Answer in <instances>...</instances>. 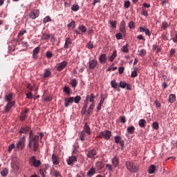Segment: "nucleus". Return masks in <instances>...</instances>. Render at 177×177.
<instances>
[{
  "mask_svg": "<svg viewBox=\"0 0 177 177\" xmlns=\"http://www.w3.org/2000/svg\"><path fill=\"white\" fill-rule=\"evenodd\" d=\"M12 100H13V94L8 93L5 95V100L6 102H8V103L9 102H12Z\"/></svg>",
  "mask_w": 177,
  "mask_h": 177,
  "instance_id": "25",
  "label": "nucleus"
},
{
  "mask_svg": "<svg viewBox=\"0 0 177 177\" xmlns=\"http://www.w3.org/2000/svg\"><path fill=\"white\" fill-rule=\"evenodd\" d=\"M54 176L55 177H62V174L58 171H54Z\"/></svg>",
  "mask_w": 177,
  "mask_h": 177,
  "instance_id": "63",
  "label": "nucleus"
},
{
  "mask_svg": "<svg viewBox=\"0 0 177 177\" xmlns=\"http://www.w3.org/2000/svg\"><path fill=\"white\" fill-rule=\"evenodd\" d=\"M74 103V97H66L64 99V105L65 107H68V106H71Z\"/></svg>",
  "mask_w": 177,
  "mask_h": 177,
  "instance_id": "11",
  "label": "nucleus"
},
{
  "mask_svg": "<svg viewBox=\"0 0 177 177\" xmlns=\"http://www.w3.org/2000/svg\"><path fill=\"white\" fill-rule=\"evenodd\" d=\"M120 140H121V136H115V142L116 143H120Z\"/></svg>",
  "mask_w": 177,
  "mask_h": 177,
  "instance_id": "60",
  "label": "nucleus"
},
{
  "mask_svg": "<svg viewBox=\"0 0 177 177\" xmlns=\"http://www.w3.org/2000/svg\"><path fill=\"white\" fill-rule=\"evenodd\" d=\"M111 85L112 88H113V89L117 88V86H118V84H117V82H115V80H112L111 82Z\"/></svg>",
  "mask_w": 177,
  "mask_h": 177,
  "instance_id": "46",
  "label": "nucleus"
},
{
  "mask_svg": "<svg viewBox=\"0 0 177 177\" xmlns=\"http://www.w3.org/2000/svg\"><path fill=\"white\" fill-rule=\"evenodd\" d=\"M77 156H70L67 160H66V162L68 164V165H74V164H75V162H77Z\"/></svg>",
  "mask_w": 177,
  "mask_h": 177,
  "instance_id": "9",
  "label": "nucleus"
},
{
  "mask_svg": "<svg viewBox=\"0 0 177 177\" xmlns=\"http://www.w3.org/2000/svg\"><path fill=\"white\" fill-rule=\"evenodd\" d=\"M96 174V170L95 169V167H92L88 172H87V176L92 177L93 175Z\"/></svg>",
  "mask_w": 177,
  "mask_h": 177,
  "instance_id": "26",
  "label": "nucleus"
},
{
  "mask_svg": "<svg viewBox=\"0 0 177 177\" xmlns=\"http://www.w3.org/2000/svg\"><path fill=\"white\" fill-rule=\"evenodd\" d=\"M15 101L9 102L7 103V104L4 106V111L5 113H9L12 107L15 106Z\"/></svg>",
  "mask_w": 177,
  "mask_h": 177,
  "instance_id": "10",
  "label": "nucleus"
},
{
  "mask_svg": "<svg viewBox=\"0 0 177 177\" xmlns=\"http://www.w3.org/2000/svg\"><path fill=\"white\" fill-rule=\"evenodd\" d=\"M135 127L131 126L127 128V132L130 133V135H133V133H135Z\"/></svg>",
  "mask_w": 177,
  "mask_h": 177,
  "instance_id": "34",
  "label": "nucleus"
},
{
  "mask_svg": "<svg viewBox=\"0 0 177 177\" xmlns=\"http://www.w3.org/2000/svg\"><path fill=\"white\" fill-rule=\"evenodd\" d=\"M131 78H135L136 77H138V72L136 71H133V72H131Z\"/></svg>",
  "mask_w": 177,
  "mask_h": 177,
  "instance_id": "58",
  "label": "nucleus"
},
{
  "mask_svg": "<svg viewBox=\"0 0 177 177\" xmlns=\"http://www.w3.org/2000/svg\"><path fill=\"white\" fill-rule=\"evenodd\" d=\"M43 78H52V69L46 68L44 72Z\"/></svg>",
  "mask_w": 177,
  "mask_h": 177,
  "instance_id": "12",
  "label": "nucleus"
},
{
  "mask_svg": "<svg viewBox=\"0 0 177 177\" xmlns=\"http://www.w3.org/2000/svg\"><path fill=\"white\" fill-rule=\"evenodd\" d=\"M50 38V35H48L47 33H43L41 35V39L46 40Z\"/></svg>",
  "mask_w": 177,
  "mask_h": 177,
  "instance_id": "43",
  "label": "nucleus"
},
{
  "mask_svg": "<svg viewBox=\"0 0 177 177\" xmlns=\"http://www.w3.org/2000/svg\"><path fill=\"white\" fill-rule=\"evenodd\" d=\"M126 26H120L119 30L123 35H126L127 34V29L125 28Z\"/></svg>",
  "mask_w": 177,
  "mask_h": 177,
  "instance_id": "39",
  "label": "nucleus"
},
{
  "mask_svg": "<svg viewBox=\"0 0 177 177\" xmlns=\"http://www.w3.org/2000/svg\"><path fill=\"white\" fill-rule=\"evenodd\" d=\"M152 127H153V129H158V128H160V125L158 124V122H154L152 124Z\"/></svg>",
  "mask_w": 177,
  "mask_h": 177,
  "instance_id": "53",
  "label": "nucleus"
},
{
  "mask_svg": "<svg viewBox=\"0 0 177 177\" xmlns=\"http://www.w3.org/2000/svg\"><path fill=\"white\" fill-rule=\"evenodd\" d=\"M95 167H96L97 169L100 171V170L103 169V168H104V163H103V162H102V161L97 162L95 163Z\"/></svg>",
  "mask_w": 177,
  "mask_h": 177,
  "instance_id": "18",
  "label": "nucleus"
},
{
  "mask_svg": "<svg viewBox=\"0 0 177 177\" xmlns=\"http://www.w3.org/2000/svg\"><path fill=\"white\" fill-rule=\"evenodd\" d=\"M80 138L82 140H85V138H86V133L84 131L80 132Z\"/></svg>",
  "mask_w": 177,
  "mask_h": 177,
  "instance_id": "40",
  "label": "nucleus"
},
{
  "mask_svg": "<svg viewBox=\"0 0 177 177\" xmlns=\"http://www.w3.org/2000/svg\"><path fill=\"white\" fill-rule=\"evenodd\" d=\"M156 169H157V167H156V165H152L149 166L148 168V174H154V172H156Z\"/></svg>",
  "mask_w": 177,
  "mask_h": 177,
  "instance_id": "22",
  "label": "nucleus"
},
{
  "mask_svg": "<svg viewBox=\"0 0 177 177\" xmlns=\"http://www.w3.org/2000/svg\"><path fill=\"white\" fill-rule=\"evenodd\" d=\"M118 87L122 88L123 89H125L126 88L127 91H132V86H131V84H127L125 82L120 81Z\"/></svg>",
  "mask_w": 177,
  "mask_h": 177,
  "instance_id": "8",
  "label": "nucleus"
},
{
  "mask_svg": "<svg viewBox=\"0 0 177 177\" xmlns=\"http://www.w3.org/2000/svg\"><path fill=\"white\" fill-rule=\"evenodd\" d=\"M152 48L153 50H156V53H160L161 52V47L157 46V44H153Z\"/></svg>",
  "mask_w": 177,
  "mask_h": 177,
  "instance_id": "35",
  "label": "nucleus"
},
{
  "mask_svg": "<svg viewBox=\"0 0 177 177\" xmlns=\"http://www.w3.org/2000/svg\"><path fill=\"white\" fill-rule=\"evenodd\" d=\"M169 26H171V24H169L166 21H164L161 25L162 31H165V30H167V28H168V27H169Z\"/></svg>",
  "mask_w": 177,
  "mask_h": 177,
  "instance_id": "20",
  "label": "nucleus"
},
{
  "mask_svg": "<svg viewBox=\"0 0 177 177\" xmlns=\"http://www.w3.org/2000/svg\"><path fill=\"white\" fill-rule=\"evenodd\" d=\"M9 171L6 168H3V170L1 171V176L6 177L8 176Z\"/></svg>",
  "mask_w": 177,
  "mask_h": 177,
  "instance_id": "38",
  "label": "nucleus"
},
{
  "mask_svg": "<svg viewBox=\"0 0 177 177\" xmlns=\"http://www.w3.org/2000/svg\"><path fill=\"white\" fill-rule=\"evenodd\" d=\"M16 146L18 150H23L24 149V146H26V137H22L19 142H17Z\"/></svg>",
  "mask_w": 177,
  "mask_h": 177,
  "instance_id": "6",
  "label": "nucleus"
},
{
  "mask_svg": "<svg viewBox=\"0 0 177 177\" xmlns=\"http://www.w3.org/2000/svg\"><path fill=\"white\" fill-rule=\"evenodd\" d=\"M73 44V41H71V39L70 37H68L65 40V44L64 46V48L65 49H68V45H71Z\"/></svg>",
  "mask_w": 177,
  "mask_h": 177,
  "instance_id": "21",
  "label": "nucleus"
},
{
  "mask_svg": "<svg viewBox=\"0 0 177 177\" xmlns=\"http://www.w3.org/2000/svg\"><path fill=\"white\" fill-rule=\"evenodd\" d=\"M97 66V59H92L88 62V67L90 70H93Z\"/></svg>",
  "mask_w": 177,
  "mask_h": 177,
  "instance_id": "14",
  "label": "nucleus"
},
{
  "mask_svg": "<svg viewBox=\"0 0 177 177\" xmlns=\"http://www.w3.org/2000/svg\"><path fill=\"white\" fill-rule=\"evenodd\" d=\"M115 37H116V39H122V34H121V33H117L116 35H115Z\"/></svg>",
  "mask_w": 177,
  "mask_h": 177,
  "instance_id": "64",
  "label": "nucleus"
},
{
  "mask_svg": "<svg viewBox=\"0 0 177 177\" xmlns=\"http://www.w3.org/2000/svg\"><path fill=\"white\" fill-rule=\"evenodd\" d=\"M176 53V50L175 48H171L170 50L169 57H174V55Z\"/></svg>",
  "mask_w": 177,
  "mask_h": 177,
  "instance_id": "52",
  "label": "nucleus"
},
{
  "mask_svg": "<svg viewBox=\"0 0 177 177\" xmlns=\"http://www.w3.org/2000/svg\"><path fill=\"white\" fill-rule=\"evenodd\" d=\"M29 164L35 168H39L41 166V160H37V157L35 156H31L29 158Z\"/></svg>",
  "mask_w": 177,
  "mask_h": 177,
  "instance_id": "3",
  "label": "nucleus"
},
{
  "mask_svg": "<svg viewBox=\"0 0 177 177\" xmlns=\"http://www.w3.org/2000/svg\"><path fill=\"white\" fill-rule=\"evenodd\" d=\"M125 70V68L124 66H121L118 68V73L119 74H122Z\"/></svg>",
  "mask_w": 177,
  "mask_h": 177,
  "instance_id": "61",
  "label": "nucleus"
},
{
  "mask_svg": "<svg viewBox=\"0 0 177 177\" xmlns=\"http://www.w3.org/2000/svg\"><path fill=\"white\" fill-rule=\"evenodd\" d=\"M142 16H145L146 17H147V16H149V12L147 10L143 7L142 8Z\"/></svg>",
  "mask_w": 177,
  "mask_h": 177,
  "instance_id": "45",
  "label": "nucleus"
},
{
  "mask_svg": "<svg viewBox=\"0 0 177 177\" xmlns=\"http://www.w3.org/2000/svg\"><path fill=\"white\" fill-rule=\"evenodd\" d=\"M11 167L12 169H15V171H19V166H17V165L15 162L11 163Z\"/></svg>",
  "mask_w": 177,
  "mask_h": 177,
  "instance_id": "51",
  "label": "nucleus"
},
{
  "mask_svg": "<svg viewBox=\"0 0 177 177\" xmlns=\"http://www.w3.org/2000/svg\"><path fill=\"white\" fill-rule=\"evenodd\" d=\"M70 85H71L72 88H76L77 85H78V82H77V80L73 79L70 82Z\"/></svg>",
  "mask_w": 177,
  "mask_h": 177,
  "instance_id": "37",
  "label": "nucleus"
},
{
  "mask_svg": "<svg viewBox=\"0 0 177 177\" xmlns=\"http://www.w3.org/2000/svg\"><path fill=\"white\" fill-rule=\"evenodd\" d=\"M98 138L100 139H105V140H109L110 138H111V131H101L98 134Z\"/></svg>",
  "mask_w": 177,
  "mask_h": 177,
  "instance_id": "4",
  "label": "nucleus"
},
{
  "mask_svg": "<svg viewBox=\"0 0 177 177\" xmlns=\"http://www.w3.org/2000/svg\"><path fill=\"white\" fill-rule=\"evenodd\" d=\"M88 49H93V43L92 41H89L87 44Z\"/></svg>",
  "mask_w": 177,
  "mask_h": 177,
  "instance_id": "57",
  "label": "nucleus"
},
{
  "mask_svg": "<svg viewBox=\"0 0 177 177\" xmlns=\"http://www.w3.org/2000/svg\"><path fill=\"white\" fill-rule=\"evenodd\" d=\"M109 24L112 26V28H117V21H109Z\"/></svg>",
  "mask_w": 177,
  "mask_h": 177,
  "instance_id": "49",
  "label": "nucleus"
},
{
  "mask_svg": "<svg viewBox=\"0 0 177 177\" xmlns=\"http://www.w3.org/2000/svg\"><path fill=\"white\" fill-rule=\"evenodd\" d=\"M126 168L131 174L139 172V165L133 160H129L125 162Z\"/></svg>",
  "mask_w": 177,
  "mask_h": 177,
  "instance_id": "2",
  "label": "nucleus"
},
{
  "mask_svg": "<svg viewBox=\"0 0 177 177\" xmlns=\"http://www.w3.org/2000/svg\"><path fill=\"white\" fill-rule=\"evenodd\" d=\"M112 164L115 168H117L120 165V158L118 156H115L112 158Z\"/></svg>",
  "mask_w": 177,
  "mask_h": 177,
  "instance_id": "16",
  "label": "nucleus"
},
{
  "mask_svg": "<svg viewBox=\"0 0 177 177\" xmlns=\"http://www.w3.org/2000/svg\"><path fill=\"white\" fill-rule=\"evenodd\" d=\"M106 99H107V97L106 95H104V94H102L101 99L100 101V104H103V103H104V100H106Z\"/></svg>",
  "mask_w": 177,
  "mask_h": 177,
  "instance_id": "44",
  "label": "nucleus"
},
{
  "mask_svg": "<svg viewBox=\"0 0 177 177\" xmlns=\"http://www.w3.org/2000/svg\"><path fill=\"white\" fill-rule=\"evenodd\" d=\"M138 56H140L141 57H145V56H146V54L147 53V52L146 51V50L145 48H142L141 50H139L138 51Z\"/></svg>",
  "mask_w": 177,
  "mask_h": 177,
  "instance_id": "27",
  "label": "nucleus"
},
{
  "mask_svg": "<svg viewBox=\"0 0 177 177\" xmlns=\"http://www.w3.org/2000/svg\"><path fill=\"white\" fill-rule=\"evenodd\" d=\"M26 97H27L28 99H32V93H31V92H28V93H26Z\"/></svg>",
  "mask_w": 177,
  "mask_h": 177,
  "instance_id": "62",
  "label": "nucleus"
},
{
  "mask_svg": "<svg viewBox=\"0 0 177 177\" xmlns=\"http://www.w3.org/2000/svg\"><path fill=\"white\" fill-rule=\"evenodd\" d=\"M29 17L32 20H35L37 17H39V10H33L29 13Z\"/></svg>",
  "mask_w": 177,
  "mask_h": 177,
  "instance_id": "7",
  "label": "nucleus"
},
{
  "mask_svg": "<svg viewBox=\"0 0 177 177\" xmlns=\"http://www.w3.org/2000/svg\"><path fill=\"white\" fill-rule=\"evenodd\" d=\"M29 131H30V127H24L21 128V130L19 131V133H27Z\"/></svg>",
  "mask_w": 177,
  "mask_h": 177,
  "instance_id": "28",
  "label": "nucleus"
},
{
  "mask_svg": "<svg viewBox=\"0 0 177 177\" xmlns=\"http://www.w3.org/2000/svg\"><path fill=\"white\" fill-rule=\"evenodd\" d=\"M87 135H91V128L89 127V125H88V122H86L84 126V130H83Z\"/></svg>",
  "mask_w": 177,
  "mask_h": 177,
  "instance_id": "23",
  "label": "nucleus"
},
{
  "mask_svg": "<svg viewBox=\"0 0 177 177\" xmlns=\"http://www.w3.org/2000/svg\"><path fill=\"white\" fill-rule=\"evenodd\" d=\"M32 146L33 151H37L38 150V147H39V136L35 135L29 138V142L28 144V149H32Z\"/></svg>",
  "mask_w": 177,
  "mask_h": 177,
  "instance_id": "1",
  "label": "nucleus"
},
{
  "mask_svg": "<svg viewBox=\"0 0 177 177\" xmlns=\"http://www.w3.org/2000/svg\"><path fill=\"white\" fill-rule=\"evenodd\" d=\"M124 8H126V9H128L131 6V1H125L124 3Z\"/></svg>",
  "mask_w": 177,
  "mask_h": 177,
  "instance_id": "54",
  "label": "nucleus"
},
{
  "mask_svg": "<svg viewBox=\"0 0 177 177\" xmlns=\"http://www.w3.org/2000/svg\"><path fill=\"white\" fill-rule=\"evenodd\" d=\"M28 109H26L24 112L21 113L20 120L21 121H24L27 118V113H28Z\"/></svg>",
  "mask_w": 177,
  "mask_h": 177,
  "instance_id": "19",
  "label": "nucleus"
},
{
  "mask_svg": "<svg viewBox=\"0 0 177 177\" xmlns=\"http://www.w3.org/2000/svg\"><path fill=\"white\" fill-rule=\"evenodd\" d=\"M95 109V103H92L88 109V114H92L93 113V109Z\"/></svg>",
  "mask_w": 177,
  "mask_h": 177,
  "instance_id": "36",
  "label": "nucleus"
},
{
  "mask_svg": "<svg viewBox=\"0 0 177 177\" xmlns=\"http://www.w3.org/2000/svg\"><path fill=\"white\" fill-rule=\"evenodd\" d=\"M64 91L65 93H66V95H70V87L66 86L64 88Z\"/></svg>",
  "mask_w": 177,
  "mask_h": 177,
  "instance_id": "55",
  "label": "nucleus"
},
{
  "mask_svg": "<svg viewBox=\"0 0 177 177\" xmlns=\"http://www.w3.org/2000/svg\"><path fill=\"white\" fill-rule=\"evenodd\" d=\"M49 21H52V19L49 16L46 17L43 20L44 24L49 23Z\"/></svg>",
  "mask_w": 177,
  "mask_h": 177,
  "instance_id": "48",
  "label": "nucleus"
},
{
  "mask_svg": "<svg viewBox=\"0 0 177 177\" xmlns=\"http://www.w3.org/2000/svg\"><path fill=\"white\" fill-rule=\"evenodd\" d=\"M71 10L73 12H78V10H80V6L73 4L71 7Z\"/></svg>",
  "mask_w": 177,
  "mask_h": 177,
  "instance_id": "41",
  "label": "nucleus"
},
{
  "mask_svg": "<svg viewBox=\"0 0 177 177\" xmlns=\"http://www.w3.org/2000/svg\"><path fill=\"white\" fill-rule=\"evenodd\" d=\"M129 28H131V29H132V28H135V22H133V21H130L129 23Z\"/></svg>",
  "mask_w": 177,
  "mask_h": 177,
  "instance_id": "56",
  "label": "nucleus"
},
{
  "mask_svg": "<svg viewBox=\"0 0 177 177\" xmlns=\"http://www.w3.org/2000/svg\"><path fill=\"white\" fill-rule=\"evenodd\" d=\"M138 125L140 128H145L146 127V120L140 119L138 122Z\"/></svg>",
  "mask_w": 177,
  "mask_h": 177,
  "instance_id": "29",
  "label": "nucleus"
},
{
  "mask_svg": "<svg viewBox=\"0 0 177 177\" xmlns=\"http://www.w3.org/2000/svg\"><path fill=\"white\" fill-rule=\"evenodd\" d=\"M68 28H74L75 27V21H71L67 25Z\"/></svg>",
  "mask_w": 177,
  "mask_h": 177,
  "instance_id": "50",
  "label": "nucleus"
},
{
  "mask_svg": "<svg viewBox=\"0 0 177 177\" xmlns=\"http://www.w3.org/2000/svg\"><path fill=\"white\" fill-rule=\"evenodd\" d=\"M122 52L123 53H128L129 52V45L128 44L122 47Z\"/></svg>",
  "mask_w": 177,
  "mask_h": 177,
  "instance_id": "31",
  "label": "nucleus"
},
{
  "mask_svg": "<svg viewBox=\"0 0 177 177\" xmlns=\"http://www.w3.org/2000/svg\"><path fill=\"white\" fill-rule=\"evenodd\" d=\"M95 94L93 93H91V95H86V100H89L90 102H93L95 99Z\"/></svg>",
  "mask_w": 177,
  "mask_h": 177,
  "instance_id": "30",
  "label": "nucleus"
},
{
  "mask_svg": "<svg viewBox=\"0 0 177 177\" xmlns=\"http://www.w3.org/2000/svg\"><path fill=\"white\" fill-rule=\"evenodd\" d=\"M52 161H53V164L54 165H59V164L60 162L59 157L57 156H55V153H53V155H52Z\"/></svg>",
  "mask_w": 177,
  "mask_h": 177,
  "instance_id": "15",
  "label": "nucleus"
},
{
  "mask_svg": "<svg viewBox=\"0 0 177 177\" xmlns=\"http://www.w3.org/2000/svg\"><path fill=\"white\" fill-rule=\"evenodd\" d=\"M117 57V50H115L113 54L109 57V62H113Z\"/></svg>",
  "mask_w": 177,
  "mask_h": 177,
  "instance_id": "33",
  "label": "nucleus"
},
{
  "mask_svg": "<svg viewBox=\"0 0 177 177\" xmlns=\"http://www.w3.org/2000/svg\"><path fill=\"white\" fill-rule=\"evenodd\" d=\"M106 169L108 170V171H113V166H111V165L110 164H106Z\"/></svg>",
  "mask_w": 177,
  "mask_h": 177,
  "instance_id": "59",
  "label": "nucleus"
},
{
  "mask_svg": "<svg viewBox=\"0 0 177 177\" xmlns=\"http://www.w3.org/2000/svg\"><path fill=\"white\" fill-rule=\"evenodd\" d=\"M41 50V48L39 47H36L35 49H33V53H32V58L33 59H37V56L38 53H39V50Z\"/></svg>",
  "mask_w": 177,
  "mask_h": 177,
  "instance_id": "24",
  "label": "nucleus"
},
{
  "mask_svg": "<svg viewBox=\"0 0 177 177\" xmlns=\"http://www.w3.org/2000/svg\"><path fill=\"white\" fill-rule=\"evenodd\" d=\"M99 60L101 64H106V62H107V56L106 54H102L100 55Z\"/></svg>",
  "mask_w": 177,
  "mask_h": 177,
  "instance_id": "17",
  "label": "nucleus"
},
{
  "mask_svg": "<svg viewBox=\"0 0 177 177\" xmlns=\"http://www.w3.org/2000/svg\"><path fill=\"white\" fill-rule=\"evenodd\" d=\"M67 64H68V63H67L66 61H63L59 64L58 66L57 67V71H62V70H64V68L67 67Z\"/></svg>",
  "mask_w": 177,
  "mask_h": 177,
  "instance_id": "13",
  "label": "nucleus"
},
{
  "mask_svg": "<svg viewBox=\"0 0 177 177\" xmlns=\"http://www.w3.org/2000/svg\"><path fill=\"white\" fill-rule=\"evenodd\" d=\"M81 101V96L77 95L76 97H74L73 102L78 104Z\"/></svg>",
  "mask_w": 177,
  "mask_h": 177,
  "instance_id": "47",
  "label": "nucleus"
},
{
  "mask_svg": "<svg viewBox=\"0 0 177 177\" xmlns=\"http://www.w3.org/2000/svg\"><path fill=\"white\" fill-rule=\"evenodd\" d=\"M97 155V151H96V149H95L86 150V156L87 158H91V159L95 158V157H96Z\"/></svg>",
  "mask_w": 177,
  "mask_h": 177,
  "instance_id": "5",
  "label": "nucleus"
},
{
  "mask_svg": "<svg viewBox=\"0 0 177 177\" xmlns=\"http://www.w3.org/2000/svg\"><path fill=\"white\" fill-rule=\"evenodd\" d=\"M79 30L81 31V32H86V27L84 25H80L78 27Z\"/></svg>",
  "mask_w": 177,
  "mask_h": 177,
  "instance_id": "42",
  "label": "nucleus"
},
{
  "mask_svg": "<svg viewBox=\"0 0 177 177\" xmlns=\"http://www.w3.org/2000/svg\"><path fill=\"white\" fill-rule=\"evenodd\" d=\"M175 100H176V95L174 94H170L169 96V102L172 104Z\"/></svg>",
  "mask_w": 177,
  "mask_h": 177,
  "instance_id": "32",
  "label": "nucleus"
}]
</instances>
